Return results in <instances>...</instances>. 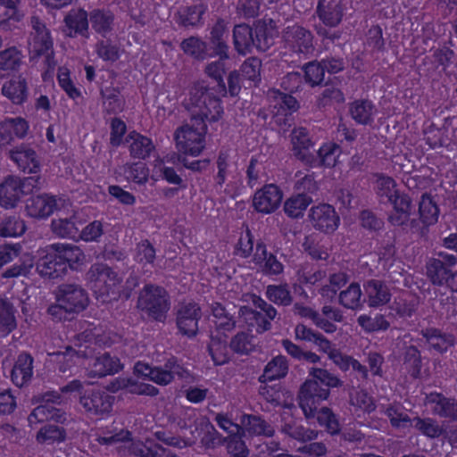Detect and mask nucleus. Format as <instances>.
Here are the masks:
<instances>
[{
    "label": "nucleus",
    "mask_w": 457,
    "mask_h": 457,
    "mask_svg": "<svg viewBox=\"0 0 457 457\" xmlns=\"http://www.w3.org/2000/svg\"><path fill=\"white\" fill-rule=\"evenodd\" d=\"M190 102L194 105L190 120L176 130L174 137L179 153L197 156L204 149L206 121H218L223 110L220 100L204 86H195L192 89Z\"/></svg>",
    "instance_id": "f257e3e1"
},
{
    "label": "nucleus",
    "mask_w": 457,
    "mask_h": 457,
    "mask_svg": "<svg viewBox=\"0 0 457 457\" xmlns=\"http://www.w3.org/2000/svg\"><path fill=\"white\" fill-rule=\"evenodd\" d=\"M291 142L294 155L304 165L312 168L335 165L338 147L336 145H324L318 150L312 151L314 143L305 128L294 129L291 133Z\"/></svg>",
    "instance_id": "f03ea898"
},
{
    "label": "nucleus",
    "mask_w": 457,
    "mask_h": 457,
    "mask_svg": "<svg viewBox=\"0 0 457 457\" xmlns=\"http://www.w3.org/2000/svg\"><path fill=\"white\" fill-rule=\"evenodd\" d=\"M88 302L87 293L80 285L63 283L58 286L56 303L48 307L47 312L58 320H70L84 311Z\"/></svg>",
    "instance_id": "7ed1b4c3"
},
{
    "label": "nucleus",
    "mask_w": 457,
    "mask_h": 457,
    "mask_svg": "<svg viewBox=\"0 0 457 457\" xmlns=\"http://www.w3.org/2000/svg\"><path fill=\"white\" fill-rule=\"evenodd\" d=\"M437 258H431L426 264V274L434 286L445 287L452 292H457V257L440 252Z\"/></svg>",
    "instance_id": "20e7f679"
},
{
    "label": "nucleus",
    "mask_w": 457,
    "mask_h": 457,
    "mask_svg": "<svg viewBox=\"0 0 457 457\" xmlns=\"http://www.w3.org/2000/svg\"><path fill=\"white\" fill-rule=\"evenodd\" d=\"M137 305L154 320L164 322L170 310L169 295L163 287L146 285L140 292Z\"/></svg>",
    "instance_id": "39448f33"
},
{
    "label": "nucleus",
    "mask_w": 457,
    "mask_h": 457,
    "mask_svg": "<svg viewBox=\"0 0 457 457\" xmlns=\"http://www.w3.org/2000/svg\"><path fill=\"white\" fill-rule=\"evenodd\" d=\"M190 436L184 438V446H193L199 439L201 447L212 450L223 445V436L206 416H200L189 426Z\"/></svg>",
    "instance_id": "423d86ee"
},
{
    "label": "nucleus",
    "mask_w": 457,
    "mask_h": 457,
    "mask_svg": "<svg viewBox=\"0 0 457 457\" xmlns=\"http://www.w3.org/2000/svg\"><path fill=\"white\" fill-rule=\"evenodd\" d=\"M21 250L22 247L20 244L0 245V268L11 262H15L2 274L4 278L26 276L33 268V256L27 253H21Z\"/></svg>",
    "instance_id": "0eeeda50"
},
{
    "label": "nucleus",
    "mask_w": 457,
    "mask_h": 457,
    "mask_svg": "<svg viewBox=\"0 0 457 457\" xmlns=\"http://www.w3.org/2000/svg\"><path fill=\"white\" fill-rule=\"evenodd\" d=\"M328 388L320 386L317 380L307 379L300 387L298 393L299 405L306 418H312L315 415L318 405L329 396Z\"/></svg>",
    "instance_id": "6e6552de"
},
{
    "label": "nucleus",
    "mask_w": 457,
    "mask_h": 457,
    "mask_svg": "<svg viewBox=\"0 0 457 457\" xmlns=\"http://www.w3.org/2000/svg\"><path fill=\"white\" fill-rule=\"evenodd\" d=\"M86 276L92 287L104 295H108L121 281L116 271L102 262L92 264Z\"/></svg>",
    "instance_id": "1a4fd4ad"
},
{
    "label": "nucleus",
    "mask_w": 457,
    "mask_h": 457,
    "mask_svg": "<svg viewBox=\"0 0 457 457\" xmlns=\"http://www.w3.org/2000/svg\"><path fill=\"white\" fill-rule=\"evenodd\" d=\"M202 318L200 306L196 303H181L176 310V325L179 331L188 337L198 332V322Z\"/></svg>",
    "instance_id": "9d476101"
},
{
    "label": "nucleus",
    "mask_w": 457,
    "mask_h": 457,
    "mask_svg": "<svg viewBox=\"0 0 457 457\" xmlns=\"http://www.w3.org/2000/svg\"><path fill=\"white\" fill-rule=\"evenodd\" d=\"M79 402L88 415L100 416L112 411L114 397L103 390L87 389Z\"/></svg>",
    "instance_id": "9b49d317"
},
{
    "label": "nucleus",
    "mask_w": 457,
    "mask_h": 457,
    "mask_svg": "<svg viewBox=\"0 0 457 457\" xmlns=\"http://www.w3.org/2000/svg\"><path fill=\"white\" fill-rule=\"evenodd\" d=\"M312 226L324 234H332L338 228L340 218L335 208L328 204L313 206L309 212Z\"/></svg>",
    "instance_id": "f8f14e48"
},
{
    "label": "nucleus",
    "mask_w": 457,
    "mask_h": 457,
    "mask_svg": "<svg viewBox=\"0 0 457 457\" xmlns=\"http://www.w3.org/2000/svg\"><path fill=\"white\" fill-rule=\"evenodd\" d=\"M228 23L223 19H218L210 29L207 46L211 58L223 56L230 58L229 46L228 44L229 30Z\"/></svg>",
    "instance_id": "ddd939ff"
},
{
    "label": "nucleus",
    "mask_w": 457,
    "mask_h": 457,
    "mask_svg": "<svg viewBox=\"0 0 457 457\" xmlns=\"http://www.w3.org/2000/svg\"><path fill=\"white\" fill-rule=\"evenodd\" d=\"M345 10L343 0H319L316 13L325 26L336 28L342 22Z\"/></svg>",
    "instance_id": "4468645a"
},
{
    "label": "nucleus",
    "mask_w": 457,
    "mask_h": 457,
    "mask_svg": "<svg viewBox=\"0 0 457 457\" xmlns=\"http://www.w3.org/2000/svg\"><path fill=\"white\" fill-rule=\"evenodd\" d=\"M281 200V190L276 185L270 184L254 194L253 204L257 212L270 213L279 206Z\"/></svg>",
    "instance_id": "2eb2a0df"
},
{
    "label": "nucleus",
    "mask_w": 457,
    "mask_h": 457,
    "mask_svg": "<svg viewBox=\"0 0 457 457\" xmlns=\"http://www.w3.org/2000/svg\"><path fill=\"white\" fill-rule=\"evenodd\" d=\"M284 38L295 52L308 54L313 51L312 34L303 27H287L284 31Z\"/></svg>",
    "instance_id": "dca6fc26"
},
{
    "label": "nucleus",
    "mask_w": 457,
    "mask_h": 457,
    "mask_svg": "<svg viewBox=\"0 0 457 457\" xmlns=\"http://www.w3.org/2000/svg\"><path fill=\"white\" fill-rule=\"evenodd\" d=\"M36 270L41 277L49 279L61 278L67 272L65 265L60 261L54 250H50V245L46 253L36 262Z\"/></svg>",
    "instance_id": "f3484780"
},
{
    "label": "nucleus",
    "mask_w": 457,
    "mask_h": 457,
    "mask_svg": "<svg viewBox=\"0 0 457 457\" xmlns=\"http://www.w3.org/2000/svg\"><path fill=\"white\" fill-rule=\"evenodd\" d=\"M50 250H54L58 258L65 265V270H78L86 261V255L83 251L75 245L70 244H53L50 245Z\"/></svg>",
    "instance_id": "a211bd4d"
},
{
    "label": "nucleus",
    "mask_w": 457,
    "mask_h": 457,
    "mask_svg": "<svg viewBox=\"0 0 457 457\" xmlns=\"http://www.w3.org/2000/svg\"><path fill=\"white\" fill-rule=\"evenodd\" d=\"M363 288L370 307L385 305L391 299L390 289L386 282L382 280L369 279L364 282Z\"/></svg>",
    "instance_id": "6ab92c4d"
},
{
    "label": "nucleus",
    "mask_w": 457,
    "mask_h": 457,
    "mask_svg": "<svg viewBox=\"0 0 457 457\" xmlns=\"http://www.w3.org/2000/svg\"><path fill=\"white\" fill-rule=\"evenodd\" d=\"M389 202L394 208L395 212L389 215L388 221L394 226H403L410 220L412 210V202L411 197L403 192H400Z\"/></svg>",
    "instance_id": "aec40b11"
},
{
    "label": "nucleus",
    "mask_w": 457,
    "mask_h": 457,
    "mask_svg": "<svg viewBox=\"0 0 457 457\" xmlns=\"http://www.w3.org/2000/svg\"><path fill=\"white\" fill-rule=\"evenodd\" d=\"M54 196L46 194L31 196L27 200L26 209L29 216L42 219L50 216L56 209Z\"/></svg>",
    "instance_id": "412c9836"
},
{
    "label": "nucleus",
    "mask_w": 457,
    "mask_h": 457,
    "mask_svg": "<svg viewBox=\"0 0 457 457\" xmlns=\"http://www.w3.org/2000/svg\"><path fill=\"white\" fill-rule=\"evenodd\" d=\"M88 21L89 14L84 9L79 8L70 11L64 17V23L70 30L66 35L73 37L79 34L88 37Z\"/></svg>",
    "instance_id": "4be33fe9"
},
{
    "label": "nucleus",
    "mask_w": 457,
    "mask_h": 457,
    "mask_svg": "<svg viewBox=\"0 0 457 457\" xmlns=\"http://www.w3.org/2000/svg\"><path fill=\"white\" fill-rule=\"evenodd\" d=\"M10 157L23 171L29 173L39 171L40 164L37 159L36 152L24 145L12 149Z\"/></svg>",
    "instance_id": "5701e85b"
},
{
    "label": "nucleus",
    "mask_w": 457,
    "mask_h": 457,
    "mask_svg": "<svg viewBox=\"0 0 457 457\" xmlns=\"http://www.w3.org/2000/svg\"><path fill=\"white\" fill-rule=\"evenodd\" d=\"M206 7L203 4L180 7L174 15V20L179 27H197L203 24V15Z\"/></svg>",
    "instance_id": "b1692460"
},
{
    "label": "nucleus",
    "mask_w": 457,
    "mask_h": 457,
    "mask_svg": "<svg viewBox=\"0 0 457 457\" xmlns=\"http://www.w3.org/2000/svg\"><path fill=\"white\" fill-rule=\"evenodd\" d=\"M241 424L244 434L250 436L272 437L275 434L274 428L262 417L253 414H244L241 417Z\"/></svg>",
    "instance_id": "393cba45"
},
{
    "label": "nucleus",
    "mask_w": 457,
    "mask_h": 457,
    "mask_svg": "<svg viewBox=\"0 0 457 457\" xmlns=\"http://www.w3.org/2000/svg\"><path fill=\"white\" fill-rule=\"evenodd\" d=\"M20 178L8 176L0 184V205L4 208H13L22 196L20 190Z\"/></svg>",
    "instance_id": "a878e982"
},
{
    "label": "nucleus",
    "mask_w": 457,
    "mask_h": 457,
    "mask_svg": "<svg viewBox=\"0 0 457 457\" xmlns=\"http://www.w3.org/2000/svg\"><path fill=\"white\" fill-rule=\"evenodd\" d=\"M32 364L33 358L30 354L22 353L18 356L11 370V379L14 385L21 387L31 379Z\"/></svg>",
    "instance_id": "bb28decb"
},
{
    "label": "nucleus",
    "mask_w": 457,
    "mask_h": 457,
    "mask_svg": "<svg viewBox=\"0 0 457 457\" xmlns=\"http://www.w3.org/2000/svg\"><path fill=\"white\" fill-rule=\"evenodd\" d=\"M420 334L430 347L439 353H445L455 344V337L453 334L444 333L438 328H428L422 329Z\"/></svg>",
    "instance_id": "cd10ccee"
},
{
    "label": "nucleus",
    "mask_w": 457,
    "mask_h": 457,
    "mask_svg": "<svg viewBox=\"0 0 457 457\" xmlns=\"http://www.w3.org/2000/svg\"><path fill=\"white\" fill-rule=\"evenodd\" d=\"M233 44L239 54L252 53L254 48L253 28L245 23L236 25L233 29Z\"/></svg>",
    "instance_id": "c85d7f7f"
},
{
    "label": "nucleus",
    "mask_w": 457,
    "mask_h": 457,
    "mask_svg": "<svg viewBox=\"0 0 457 457\" xmlns=\"http://www.w3.org/2000/svg\"><path fill=\"white\" fill-rule=\"evenodd\" d=\"M83 223L77 216L72 215L69 218L54 219L51 223L52 231L54 235L63 238H79V228Z\"/></svg>",
    "instance_id": "c756f323"
},
{
    "label": "nucleus",
    "mask_w": 457,
    "mask_h": 457,
    "mask_svg": "<svg viewBox=\"0 0 457 457\" xmlns=\"http://www.w3.org/2000/svg\"><path fill=\"white\" fill-rule=\"evenodd\" d=\"M217 330L232 331L236 328L235 307H226L220 303H213L211 305Z\"/></svg>",
    "instance_id": "7c9ffc66"
},
{
    "label": "nucleus",
    "mask_w": 457,
    "mask_h": 457,
    "mask_svg": "<svg viewBox=\"0 0 457 457\" xmlns=\"http://www.w3.org/2000/svg\"><path fill=\"white\" fill-rule=\"evenodd\" d=\"M430 403H434L433 413L441 418L457 422V400L441 394L431 395Z\"/></svg>",
    "instance_id": "2f4dec72"
},
{
    "label": "nucleus",
    "mask_w": 457,
    "mask_h": 457,
    "mask_svg": "<svg viewBox=\"0 0 457 457\" xmlns=\"http://www.w3.org/2000/svg\"><path fill=\"white\" fill-rule=\"evenodd\" d=\"M129 453L135 457H179L170 450L154 443L149 445L142 442L131 443Z\"/></svg>",
    "instance_id": "473e14b6"
},
{
    "label": "nucleus",
    "mask_w": 457,
    "mask_h": 457,
    "mask_svg": "<svg viewBox=\"0 0 457 457\" xmlns=\"http://www.w3.org/2000/svg\"><path fill=\"white\" fill-rule=\"evenodd\" d=\"M130 140L129 150L133 158L145 159L154 149V145L150 138L136 131H132L128 135L126 142Z\"/></svg>",
    "instance_id": "72a5a7b5"
},
{
    "label": "nucleus",
    "mask_w": 457,
    "mask_h": 457,
    "mask_svg": "<svg viewBox=\"0 0 457 457\" xmlns=\"http://www.w3.org/2000/svg\"><path fill=\"white\" fill-rule=\"evenodd\" d=\"M89 21L96 33L105 36L112 30L114 15L110 10L94 9L89 12Z\"/></svg>",
    "instance_id": "f704fd0d"
},
{
    "label": "nucleus",
    "mask_w": 457,
    "mask_h": 457,
    "mask_svg": "<svg viewBox=\"0 0 457 457\" xmlns=\"http://www.w3.org/2000/svg\"><path fill=\"white\" fill-rule=\"evenodd\" d=\"M122 369L119 358L104 353L94 359L92 372L99 378L114 374Z\"/></svg>",
    "instance_id": "c9c22d12"
},
{
    "label": "nucleus",
    "mask_w": 457,
    "mask_h": 457,
    "mask_svg": "<svg viewBox=\"0 0 457 457\" xmlns=\"http://www.w3.org/2000/svg\"><path fill=\"white\" fill-rule=\"evenodd\" d=\"M218 60L208 63L204 68L205 74L217 82L219 92L223 96H227V87L223 76L226 74L228 68L226 62L229 58H223V56H217Z\"/></svg>",
    "instance_id": "e433bc0d"
},
{
    "label": "nucleus",
    "mask_w": 457,
    "mask_h": 457,
    "mask_svg": "<svg viewBox=\"0 0 457 457\" xmlns=\"http://www.w3.org/2000/svg\"><path fill=\"white\" fill-rule=\"evenodd\" d=\"M30 54L32 58L45 55L46 62L50 65V62L54 58L51 33H47V35H34L30 43Z\"/></svg>",
    "instance_id": "4c0bfd02"
},
{
    "label": "nucleus",
    "mask_w": 457,
    "mask_h": 457,
    "mask_svg": "<svg viewBox=\"0 0 457 457\" xmlns=\"http://www.w3.org/2000/svg\"><path fill=\"white\" fill-rule=\"evenodd\" d=\"M256 262H265L263 272L268 275H278L283 272V264L272 253L268 254L266 246L263 243L256 245V253L254 254Z\"/></svg>",
    "instance_id": "58836bf2"
},
{
    "label": "nucleus",
    "mask_w": 457,
    "mask_h": 457,
    "mask_svg": "<svg viewBox=\"0 0 457 457\" xmlns=\"http://www.w3.org/2000/svg\"><path fill=\"white\" fill-rule=\"evenodd\" d=\"M376 195L380 204H388L399 193L395 180L388 176L378 175L376 180Z\"/></svg>",
    "instance_id": "ea45409f"
},
{
    "label": "nucleus",
    "mask_w": 457,
    "mask_h": 457,
    "mask_svg": "<svg viewBox=\"0 0 457 457\" xmlns=\"http://www.w3.org/2000/svg\"><path fill=\"white\" fill-rule=\"evenodd\" d=\"M180 47L186 54L197 61H204L211 58L207 42L198 37L192 36L184 39L180 44Z\"/></svg>",
    "instance_id": "a19ab883"
},
{
    "label": "nucleus",
    "mask_w": 457,
    "mask_h": 457,
    "mask_svg": "<svg viewBox=\"0 0 457 457\" xmlns=\"http://www.w3.org/2000/svg\"><path fill=\"white\" fill-rule=\"evenodd\" d=\"M287 372L288 363L287 358L283 355H278L268 362L263 374L259 379L261 382H265L266 380L272 381L286 377Z\"/></svg>",
    "instance_id": "79ce46f5"
},
{
    "label": "nucleus",
    "mask_w": 457,
    "mask_h": 457,
    "mask_svg": "<svg viewBox=\"0 0 457 457\" xmlns=\"http://www.w3.org/2000/svg\"><path fill=\"white\" fill-rule=\"evenodd\" d=\"M227 336H212L208 344V352L215 365H223L229 361Z\"/></svg>",
    "instance_id": "37998d69"
},
{
    "label": "nucleus",
    "mask_w": 457,
    "mask_h": 457,
    "mask_svg": "<svg viewBox=\"0 0 457 457\" xmlns=\"http://www.w3.org/2000/svg\"><path fill=\"white\" fill-rule=\"evenodd\" d=\"M2 93L13 104H21L27 98V84L25 79L18 77L5 82Z\"/></svg>",
    "instance_id": "c03bdc74"
},
{
    "label": "nucleus",
    "mask_w": 457,
    "mask_h": 457,
    "mask_svg": "<svg viewBox=\"0 0 457 457\" xmlns=\"http://www.w3.org/2000/svg\"><path fill=\"white\" fill-rule=\"evenodd\" d=\"M375 106L369 100L354 101L350 107L352 118L358 123L367 125L373 121Z\"/></svg>",
    "instance_id": "a18cd8bd"
},
{
    "label": "nucleus",
    "mask_w": 457,
    "mask_h": 457,
    "mask_svg": "<svg viewBox=\"0 0 457 457\" xmlns=\"http://www.w3.org/2000/svg\"><path fill=\"white\" fill-rule=\"evenodd\" d=\"M15 309L6 299H0V336L5 337L17 327Z\"/></svg>",
    "instance_id": "49530a36"
},
{
    "label": "nucleus",
    "mask_w": 457,
    "mask_h": 457,
    "mask_svg": "<svg viewBox=\"0 0 457 457\" xmlns=\"http://www.w3.org/2000/svg\"><path fill=\"white\" fill-rule=\"evenodd\" d=\"M403 365L412 378H417L420 377L422 359L420 352L415 345H409L403 349Z\"/></svg>",
    "instance_id": "de8ad7c7"
},
{
    "label": "nucleus",
    "mask_w": 457,
    "mask_h": 457,
    "mask_svg": "<svg viewBox=\"0 0 457 457\" xmlns=\"http://www.w3.org/2000/svg\"><path fill=\"white\" fill-rule=\"evenodd\" d=\"M362 292L358 283H352L347 289L339 294V303L347 309L356 310L366 302L361 298Z\"/></svg>",
    "instance_id": "09e8293b"
},
{
    "label": "nucleus",
    "mask_w": 457,
    "mask_h": 457,
    "mask_svg": "<svg viewBox=\"0 0 457 457\" xmlns=\"http://www.w3.org/2000/svg\"><path fill=\"white\" fill-rule=\"evenodd\" d=\"M419 213L421 222L429 226L437 221L439 209L432 197L427 194L421 196L419 204Z\"/></svg>",
    "instance_id": "8fccbe9b"
},
{
    "label": "nucleus",
    "mask_w": 457,
    "mask_h": 457,
    "mask_svg": "<svg viewBox=\"0 0 457 457\" xmlns=\"http://www.w3.org/2000/svg\"><path fill=\"white\" fill-rule=\"evenodd\" d=\"M312 199L305 194H298L288 198L284 204V211L290 217L297 219L302 217L303 212L311 204Z\"/></svg>",
    "instance_id": "3c124183"
},
{
    "label": "nucleus",
    "mask_w": 457,
    "mask_h": 457,
    "mask_svg": "<svg viewBox=\"0 0 457 457\" xmlns=\"http://www.w3.org/2000/svg\"><path fill=\"white\" fill-rule=\"evenodd\" d=\"M25 231V222L19 216H7L0 222V237H20L23 235Z\"/></svg>",
    "instance_id": "603ef678"
},
{
    "label": "nucleus",
    "mask_w": 457,
    "mask_h": 457,
    "mask_svg": "<svg viewBox=\"0 0 457 457\" xmlns=\"http://www.w3.org/2000/svg\"><path fill=\"white\" fill-rule=\"evenodd\" d=\"M239 315L244 316L246 320H250L251 326H256V332L262 334L271 328V323L269 318L263 315L261 312L254 311L247 306H242L239 309Z\"/></svg>",
    "instance_id": "864d4df0"
},
{
    "label": "nucleus",
    "mask_w": 457,
    "mask_h": 457,
    "mask_svg": "<svg viewBox=\"0 0 457 457\" xmlns=\"http://www.w3.org/2000/svg\"><path fill=\"white\" fill-rule=\"evenodd\" d=\"M230 349L241 355H247L254 350L255 345L253 344V336L241 331L237 332L230 340Z\"/></svg>",
    "instance_id": "5fc2aeb1"
},
{
    "label": "nucleus",
    "mask_w": 457,
    "mask_h": 457,
    "mask_svg": "<svg viewBox=\"0 0 457 457\" xmlns=\"http://www.w3.org/2000/svg\"><path fill=\"white\" fill-rule=\"evenodd\" d=\"M66 438V431L62 427L56 425H46L40 428L37 435V440L40 444H54L63 442Z\"/></svg>",
    "instance_id": "6e6d98bb"
},
{
    "label": "nucleus",
    "mask_w": 457,
    "mask_h": 457,
    "mask_svg": "<svg viewBox=\"0 0 457 457\" xmlns=\"http://www.w3.org/2000/svg\"><path fill=\"white\" fill-rule=\"evenodd\" d=\"M104 105L108 113H116L123 109L124 100L120 92L115 87H106L101 90Z\"/></svg>",
    "instance_id": "4d7b16f0"
},
{
    "label": "nucleus",
    "mask_w": 457,
    "mask_h": 457,
    "mask_svg": "<svg viewBox=\"0 0 457 457\" xmlns=\"http://www.w3.org/2000/svg\"><path fill=\"white\" fill-rule=\"evenodd\" d=\"M254 48L260 52L267 51L274 39L264 21H259L253 28Z\"/></svg>",
    "instance_id": "13d9d810"
},
{
    "label": "nucleus",
    "mask_w": 457,
    "mask_h": 457,
    "mask_svg": "<svg viewBox=\"0 0 457 457\" xmlns=\"http://www.w3.org/2000/svg\"><path fill=\"white\" fill-rule=\"evenodd\" d=\"M267 298L278 305L287 306L293 302V297L287 285H270L266 288Z\"/></svg>",
    "instance_id": "bf43d9fd"
},
{
    "label": "nucleus",
    "mask_w": 457,
    "mask_h": 457,
    "mask_svg": "<svg viewBox=\"0 0 457 457\" xmlns=\"http://www.w3.org/2000/svg\"><path fill=\"white\" fill-rule=\"evenodd\" d=\"M244 435L242 432H237L223 437V444L227 443L228 452L232 454V457L248 455L249 450L242 438Z\"/></svg>",
    "instance_id": "052dcab7"
},
{
    "label": "nucleus",
    "mask_w": 457,
    "mask_h": 457,
    "mask_svg": "<svg viewBox=\"0 0 457 457\" xmlns=\"http://www.w3.org/2000/svg\"><path fill=\"white\" fill-rule=\"evenodd\" d=\"M262 61L257 57L247 58L240 68V74L244 79L258 82L261 79Z\"/></svg>",
    "instance_id": "680f3d73"
},
{
    "label": "nucleus",
    "mask_w": 457,
    "mask_h": 457,
    "mask_svg": "<svg viewBox=\"0 0 457 457\" xmlns=\"http://www.w3.org/2000/svg\"><path fill=\"white\" fill-rule=\"evenodd\" d=\"M304 80L312 87L320 85L324 80V72L320 62L312 61L303 65Z\"/></svg>",
    "instance_id": "e2e57ef3"
},
{
    "label": "nucleus",
    "mask_w": 457,
    "mask_h": 457,
    "mask_svg": "<svg viewBox=\"0 0 457 457\" xmlns=\"http://www.w3.org/2000/svg\"><path fill=\"white\" fill-rule=\"evenodd\" d=\"M418 305L419 301L415 298H398L393 302L391 309L401 318H410L416 312Z\"/></svg>",
    "instance_id": "0e129e2a"
},
{
    "label": "nucleus",
    "mask_w": 457,
    "mask_h": 457,
    "mask_svg": "<svg viewBox=\"0 0 457 457\" xmlns=\"http://www.w3.org/2000/svg\"><path fill=\"white\" fill-rule=\"evenodd\" d=\"M21 63V54L16 47H9L0 52V70L13 71Z\"/></svg>",
    "instance_id": "69168bd1"
},
{
    "label": "nucleus",
    "mask_w": 457,
    "mask_h": 457,
    "mask_svg": "<svg viewBox=\"0 0 457 457\" xmlns=\"http://www.w3.org/2000/svg\"><path fill=\"white\" fill-rule=\"evenodd\" d=\"M134 374L149 378L150 380L162 386H165V382L167 381L166 378H169L167 374H164V377L159 378L157 367H151L148 364L140 361L135 364Z\"/></svg>",
    "instance_id": "338daca9"
},
{
    "label": "nucleus",
    "mask_w": 457,
    "mask_h": 457,
    "mask_svg": "<svg viewBox=\"0 0 457 457\" xmlns=\"http://www.w3.org/2000/svg\"><path fill=\"white\" fill-rule=\"evenodd\" d=\"M415 428L430 438H436L442 435L443 428L432 419L415 418Z\"/></svg>",
    "instance_id": "774afa93"
}]
</instances>
